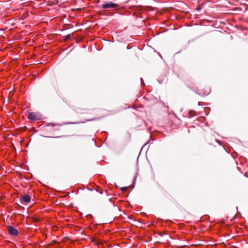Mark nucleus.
I'll use <instances>...</instances> for the list:
<instances>
[{
    "mask_svg": "<svg viewBox=\"0 0 248 248\" xmlns=\"http://www.w3.org/2000/svg\"><path fill=\"white\" fill-rule=\"evenodd\" d=\"M95 120V119H92L91 120H86V121H91V120Z\"/></svg>",
    "mask_w": 248,
    "mask_h": 248,
    "instance_id": "nucleus-8",
    "label": "nucleus"
},
{
    "mask_svg": "<svg viewBox=\"0 0 248 248\" xmlns=\"http://www.w3.org/2000/svg\"><path fill=\"white\" fill-rule=\"evenodd\" d=\"M198 105H201V104H200V102H199V103H198Z\"/></svg>",
    "mask_w": 248,
    "mask_h": 248,
    "instance_id": "nucleus-9",
    "label": "nucleus"
},
{
    "mask_svg": "<svg viewBox=\"0 0 248 248\" xmlns=\"http://www.w3.org/2000/svg\"><path fill=\"white\" fill-rule=\"evenodd\" d=\"M118 6V4L113 3L112 2H109L107 3H104L102 4V7L103 9H115Z\"/></svg>",
    "mask_w": 248,
    "mask_h": 248,
    "instance_id": "nucleus-3",
    "label": "nucleus"
},
{
    "mask_svg": "<svg viewBox=\"0 0 248 248\" xmlns=\"http://www.w3.org/2000/svg\"><path fill=\"white\" fill-rule=\"evenodd\" d=\"M7 231L8 233L12 236H16L18 234V231L12 226L7 227Z\"/></svg>",
    "mask_w": 248,
    "mask_h": 248,
    "instance_id": "nucleus-2",
    "label": "nucleus"
},
{
    "mask_svg": "<svg viewBox=\"0 0 248 248\" xmlns=\"http://www.w3.org/2000/svg\"><path fill=\"white\" fill-rule=\"evenodd\" d=\"M125 189V188H123V190H124Z\"/></svg>",
    "mask_w": 248,
    "mask_h": 248,
    "instance_id": "nucleus-10",
    "label": "nucleus"
},
{
    "mask_svg": "<svg viewBox=\"0 0 248 248\" xmlns=\"http://www.w3.org/2000/svg\"><path fill=\"white\" fill-rule=\"evenodd\" d=\"M20 201L21 202L29 203L31 201V197L28 194L24 195L21 197Z\"/></svg>",
    "mask_w": 248,
    "mask_h": 248,
    "instance_id": "nucleus-4",
    "label": "nucleus"
},
{
    "mask_svg": "<svg viewBox=\"0 0 248 248\" xmlns=\"http://www.w3.org/2000/svg\"><path fill=\"white\" fill-rule=\"evenodd\" d=\"M48 125L51 126H59L60 125L58 124H54V123H50L48 124Z\"/></svg>",
    "mask_w": 248,
    "mask_h": 248,
    "instance_id": "nucleus-5",
    "label": "nucleus"
},
{
    "mask_svg": "<svg viewBox=\"0 0 248 248\" xmlns=\"http://www.w3.org/2000/svg\"><path fill=\"white\" fill-rule=\"evenodd\" d=\"M79 123H79V122H75V123H69V124H78Z\"/></svg>",
    "mask_w": 248,
    "mask_h": 248,
    "instance_id": "nucleus-7",
    "label": "nucleus"
},
{
    "mask_svg": "<svg viewBox=\"0 0 248 248\" xmlns=\"http://www.w3.org/2000/svg\"><path fill=\"white\" fill-rule=\"evenodd\" d=\"M28 118L32 121H37L40 119V115L37 113L30 112L28 114Z\"/></svg>",
    "mask_w": 248,
    "mask_h": 248,
    "instance_id": "nucleus-1",
    "label": "nucleus"
},
{
    "mask_svg": "<svg viewBox=\"0 0 248 248\" xmlns=\"http://www.w3.org/2000/svg\"><path fill=\"white\" fill-rule=\"evenodd\" d=\"M71 37V35L70 34H68L67 35L65 36V39L66 40H68V39H69Z\"/></svg>",
    "mask_w": 248,
    "mask_h": 248,
    "instance_id": "nucleus-6",
    "label": "nucleus"
}]
</instances>
